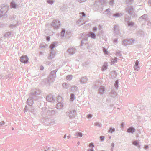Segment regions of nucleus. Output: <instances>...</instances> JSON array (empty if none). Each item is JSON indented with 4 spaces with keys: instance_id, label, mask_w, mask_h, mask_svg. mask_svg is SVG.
<instances>
[{
    "instance_id": "f257e3e1",
    "label": "nucleus",
    "mask_w": 151,
    "mask_h": 151,
    "mask_svg": "<svg viewBox=\"0 0 151 151\" xmlns=\"http://www.w3.org/2000/svg\"><path fill=\"white\" fill-rule=\"evenodd\" d=\"M125 10L128 14L132 16L135 17L137 15V12L131 5H129L127 6L125 8Z\"/></svg>"
},
{
    "instance_id": "f03ea898",
    "label": "nucleus",
    "mask_w": 151,
    "mask_h": 151,
    "mask_svg": "<svg viewBox=\"0 0 151 151\" xmlns=\"http://www.w3.org/2000/svg\"><path fill=\"white\" fill-rule=\"evenodd\" d=\"M57 71V70H55L51 72L49 77L48 78L47 82L49 85L52 82L55 81L56 76V73Z\"/></svg>"
},
{
    "instance_id": "7ed1b4c3",
    "label": "nucleus",
    "mask_w": 151,
    "mask_h": 151,
    "mask_svg": "<svg viewBox=\"0 0 151 151\" xmlns=\"http://www.w3.org/2000/svg\"><path fill=\"white\" fill-rule=\"evenodd\" d=\"M41 93L40 91L36 88L34 89L31 90V96L33 97H36V99L37 100H38L39 97L36 96L40 95Z\"/></svg>"
},
{
    "instance_id": "20e7f679",
    "label": "nucleus",
    "mask_w": 151,
    "mask_h": 151,
    "mask_svg": "<svg viewBox=\"0 0 151 151\" xmlns=\"http://www.w3.org/2000/svg\"><path fill=\"white\" fill-rule=\"evenodd\" d=\"M134 40L133 38L124 40L122 42L123 44L125 45H133L134 43Z\"/></svg>"
},
{
    "instance_id": "39448f33",
    "label": "nucleus",
    "mask_w": 151,
    "mask_h": 151,
    "mask_svg": "<svg viewBox=\"0 0 151 151\" xmlns=\"http://www.w3.org/2000/svg\"><path fill=\"white\" fill-rule=\"evenodd\" d=\"M60 25V21L58 20H53L51 24L52 27H53L55 29H58Z\"/></svg>"
},
{
    "instance_id": "423d86ee",
    "label": "nucleus",
    "mask_w": 151,
    "mask_h": 151,
    "mask_svg": "<svg viewBox=\"0 0 151 151\" xmlns=\"http://www.w3.org/2000/svg\"><path fill=\"white\" fill-rule=\"evenodd\" d=\"M87 40V37L86 36L81 41L80 46H83L84 44L85 43L86 47H87L88 49H90L91 47V44H88L87 43H85V42H86Z\"/></svg>"
},
{
    "instance_id": "0eeeda50",
    "label": "nucleus",
    "mask_w": 151,
    "mask_h": 151,
    "mask_svg": "<svg viewBox=\"0 0 151 151\" xmlns=\"http://www.w3.org/2000/svg\"><path fill=\"white\" fill-rule=\"evenodd\" d=\"M114 33L116 35L119 36L120 37L122 36V35H121L119 29V27L118 25H116L114 26Z\"/></svg>"
},
{
    "instance_id": "6e6552de",
    "label": "nucleus",
    "mask_w": 151,
    "mask_h": 151,
    "mask_svg": "<svg viewBox=\"0 0 151 151\" xmlns=\"http://www.w3.org/2000/svg\"><path fill=\"white\" fill-rule=\"evenodd\" d=\"M28 60L27 56L26 55L21 56L20 59V60L22 63L25 64L28 62Z\"/></svg>"
},
{
    "instance_id": "1a4fd4ad",
    "label": "nucleus",
    "mask_w": 151,
    "mask_h": 151,
    "mask_svg": "<svg viewBox=\"0 0 151 151\" xmlns=\"http://www.w3.org/2000/svg\"><path fill=\"white\" fill-rule=\"evenodd\" d=\"M44 121L45 122H47V123H46L45 124L47 125L50 124V125H53L55 123V120L54 119H53L46 118L44 119Z\"/></svg>"
},
{
    "instance_id": "9d476101",
    "label": "nucleus",
    "mask_w": 151,
    "mask_h": 151,
    "mask_svg": "<svg viewBox=\"0 0 151 151\" xmlns=\"http://www.w3.org/2000/svg\"><path fill=\"white\" fill-rule=\"evenodd\" d=\"M70 119L74 118L76 115V112L74 110H71L69 112L67 113Z\"/></svg>"
},
{
    "instance_id": "9b49d317",
    "label": "nucleus",
    "mask_w": 151,
    "mask_h": 151,
    "mask_svg": "<svg viewBox=\"0 0 151 151\" xmlns=\"http://www.w3.org/2000/svg\"><path fill=\"white\" fill-rule=\"evenodd\" d=\"M46 99L47 101L49 102L54 103L55 102L54 98L52 94H49L46 97Z\"/></svg>"
},
{
    "instance_id": "f8f14e48",
    "label": "nucleus",
    "mask_w": 151,
    "mask_h": 151,
    "mask_svg": "<svg viewBox=\"0 0 151 151\" xmlns=\"http://www.w3.org/2000/svg\"><path fill=\"white\" fill-rule=\"evenodd\" d=\"M33 99L34 100H36V97H33L32 96V97L31 98H28L27 101V104L30 106H32L33 103Z\"/></svg>"
},
{
    "instance_id": "ddd939ff",
    "label": "nucleus",
    "mask_w": 151,
    "mask_h": 151,
    "mask_svg": "<svg viewBox=\"0 0 151 151\" xmlns=\"http://www.w3.org/2000/svg\"><path fill=\"white\" fill-rule=\"evenodd\" d=\"M128 20H127V17H125V22L127 23L128 26H132L134 24V23L132 22L129 21L130 19V17H127Z\"/></svg>"
},
{
    "instance_id": "4468645a",
    "label": "nucleus",
    "mask_w": 151,
    "mask_h": 151,
    "mask_svg": "<svg viewBox=\"0 0 151 151\" xmlns=\"http://www.w3.org/2000/svg\"><path fill=\"white\" fill-rule=\"evenodd\" d=\"M147 14H145L142 16L140 17L139 19L138 20L141 22L143 21H146L147 20Z\"/></svg>"
},
{
    "instance_id": "2eb2a0df",
    "label": "nucleus",
    "mask_w": 151,
    "mask_h": 151,
    "mask_svg": "<svg viewBox=\"0 0 151 151\" xmlns=\"http://www.w3.org/2000/svg\"><path fill=\"white\" fill-rule=\"evenodd\" d=\"M105 92V88L104 86H101L99 88L98 93L100 95L103 94Z\"/></svg>"
},
{
    "instance_id": "dca6fc26",
    "label": "nucleus",
    "mask_w": 151,
    "mask_h": 151,
    "mask_svg": "<svg viewBox=\"0 0 151 151\" xmlns=\"http://www.w3.org/2000/svg\"><path fill=\"white\" fill-rule=\"evenodd\" d=\"M55 52L54 50H52L50 53L49 55L48 56V58L49 59H51L53 58L55 55Z\"/></svg>"
},
{
    "instance_id": "f3484780",
    "label": "nucleus",
    "mask_w": 151,
    "mask_h": 151,
    "mask_svg": "<svg viewBox=\"0 0 151 151\" xmlns=\"http://www.w3.org/2000/svg\"><path fill=\"white\" fill-rule=\"evenodd\" d=\"M68 51L70 55H72L76 52V49L74 48H71L68 50Z\"/></svg>"
},
{
    "instance_id": "a211bd4d",
    "label": "nucleus",
    "mask_w": 151,
    "mask_h": 151,
    "mask_svg": "<svg viewBox=\"0 0 151 151\" xmlns=\"http://www.w3.org/2000/svg\"><path fill=\"white\" fill-rule=\"evenodd\" d=\"M88 79L86 76L83 77L81 78L80 81L82 84H85L87 82Z\"/></svg>"
},
{
    "instance_id": "6ab92c4d",
    "label": "nucleus",
    "mask_w": 151,
    "mask_h": 151,
    "mask_svg": "<svg viewBox=\"0 0 151 151\" xmlns=\"http://www.w3.org/2000/svg\"><path fill=\"white\" fill-rule=\"evenodd\" d=\"M139 62L138 60L136 61L135 64L134 66V70L138 71L139 69Z\"/></svg>"
},
{
    "instance_id": "aec40b11",
    "label": "nucleus",
    "mask_w": 151,
    "mask_h": 151,
    "mask_svg": "<svg viewBox=\"0 0 151 151\" xmlns=\"http://www.w3.org/2000/svg\"><path fill=\"white\" fill-rule=\"evenodd\" d=\"M88 35H87L88 36ZM88 36L91 37V38L95 39L96 38V36L95 34L93 32H90L88 34Z\"/></svg>"
},
{
    "instance_id": "412c9836",
    "label": "nucleus",
    "mask_w": 151,
    "mask_h": 151,
    "mask_svg": "<svg viewBox=\"0 0 151 151\" xmlns=\"http://www.w3.org/2000/svg\"><path fill=\"white\" fill-rule=\"evenodd\" d=\"M135 129L134 127H131L128 129L127 132L133 134L135 132Z\"/></svg>"
},
{
    "instance_id": "4be33fe9",
    "label": "nucleus",
    "mask_w": 151,
    "mask_h": 151,
    "mask_svg": "<svg viewBox=\"0 0 151 151\" xmlns=\"http://www.w3.org/2000/svg\"><path fill=\"white\" fill-rule=\"evenodd\" d=\"M109 95L112 97L114 98L116 96L117 93L116 91H114V90H112L110 93Z\"/></svg>"
},
{
    "instance_id": "5701e85b",
    "label": "nucleus",
    "mask_w": 151,
    "mask_h": 151,
    "mask_svg": "<svg viewBox=\"0 0 151 151\" xmlns=\"http://www.w3.org/2000/svg\"><path fill=\"white\" fill-rule=\"evenodd\" d=\"M57 42H54L50 45L49 47L52 50L57 46Z\"/></svg>"
},
{
    "instance_id": "b1692460",
    "label": "nucleus",
    "mask_w": 151,
    "mask_h": 151,
    "mask_svg": "<svg viewBox=\"0 0 151 151\" xmlns=\"http://www.w3.org/2000/svg\"><path fill=\"white\" fill-rule=\"evenodd\" d=\"M108 63L107 62H105L104 63L103 65L101 68V70L102 71H104L106 70L107 68Z\"/></svg>"
},
{
    "instance_id": "393cba45",
    "label": "nucleus",
    "mask_w": 151,
    "mask_h": 151,
    "mask_svg": "<svg viewBox=\"0 0 151 151\" xmlns=\"http://www.w3.org/2000/svg\"><path fill=\"white\" fill-rule=\"evenodd\" d=\"M138 37H141L144 34V33L143 31L141 30H139L136 33Z\"/></svg>"
},
{
    "instance_id": "a878e982",
    "label": "nucleus",
    "mask_w": 151,
    "mask_h": 151,
    "mask_svg": "<svg viewBox=\"0 0 151 151\" xmlns=\"http://www.w3.org/2000/svg\"><path fill=\"white\" fill-rule=\"evenodd\" d=\"M56 107L57 109H60L63 107V105L62 102L58 103L56 105Z\"/></svg>"
},
{
    "instance_id": "bb28decb",
    "label": "nucleus",
    "mask_w": 151,
    "mask_h": 151,
    "mask_svg": "<svg viewBox=\"0 0 151 151\" xmlns=\"http://www.w3.org/2000/svg\"><path fill=\"white\" fill-rule=\"evenodd\" d=\"M77 87L75 86H72L71 88V92L74 93L77 90Z\"/></svg>"
},
{
    "instance_id": "cd10ccee",
    "label": "nucleus",
    "mask_w": 151,
    "mask_h": 151,
    "mask_svg": "<svg viewBox=\"0 0 151 151\" xmlns=\"http://www.w3.org/2000/svg\"><path fill=\"white\" fill-rule=\"evenodd\" d=\"M83 20V18H80L77 22V23L78 24H79V26L85 24L86 22H85L83 23H81V24L80 23Z\"/></svg>"
},
{
    "instance_id": "c85d7f7f",
    "label": "nucleus",
    "mask_w": 151,
    "mask_h": 151,
    "mask_svg": "<svg viewBox=\"0 0 151 151\" xmlns=\"http://www.w3.org/2000/svg\"><path fill=\"white\" fill-rule=\"evenodd\" d=\"M117 60V58L116 57H115L114 58H112L111 59V64H114L115 63H116Z\"/></svg>"
},
{
    "instance_id": "c756f323",
    "label": "nucleus",
    "mask_w": 151,
    "mask_h": 151,
    "mask_svg": "<svg viewBox=\"0 0 151 151\" xmlns=\"http://www.w3.org/2000/svg\"><path fill=\"white\" fill-rule=\"evenodd\" d=\"M70 85L66 83H63L62 86L64 88L68 89L69 86Z\"/></svg>"
},
{
    "instance_id": "7c9ffc66",
    "label": "nucleus",
    "mask_w": 151,
    "mask_h": 151,
    "mask_svg": "<svg viewBox=\"0 0 151 151\" xmlns=\"http://www.w3.org/2000/svg\"><path fill=\"white\" fill-rule=\"evenodd\" d=\"M75 95L73 93H71L70 96V100L71 101H73L75 99Z\"/></svg>"
},
{
    "instance_id": "2f4dec72",
    "label": "nucleus",
    "mask_w": 151,
    "mask_h": 151,
    "mask_svg": "<svg viewBox=\"0 0 151 151\" xmlns=\"http://www.w3.org/2000/svg\"><path fill=\"white\" fill-rule=\"evenodd\" d=\"M134 145L136 146H139V142H138L137 140H135L133 141L132 143Z\"/></svg>"
},
{
    "instance_id": "473e14b6",
    "label": "nucleus",
    "mask_w": 151,
    "mask_h": 151,
    "mask_svg": "<svg viewBox=\"0 0 151 151\" xmlns=\"http://www.w3.org/2000/svg\"><path fill=\"white\" fill-rule=\"evenodd\" d=\"M73 78V76L71 75H68L66 76V79L68 81L71 80Z\"/></svg>"
},
{
    "instance_id": "72a5a7b5",
    "label": "nucleus",
    "mask_w": 151,
    "mask_h": 151,
    "mask_svg": "<svg viewBox=\"0 0 151 151\" xmlns=\"http://www.w3.org/2000/svg\"><path fill=\"white\" fill-rule=\"evenodd\" d=\"M10 6L11 7L14 8H15L16 7V4L13 1H12L10 3Z\"/></svg>"
},
{
    "instance_id": "f704fd0d",
    "label": "nucleus",
    "mask_w": 151,
    "mask_h": 151,
    "mask_svg": "<svg viewBox=\"0 0 151 151\" xmlns=\"http://www.w3.org/2000/svg\"><path fill=\"white\" fill-rule=\"evenodd\" d=\"M75 135L76 136L81 137L82 136L83 134L81 132H77L75 133Z\"/></svg>"
},
{
    "instance_id": "c9c22d12",
    "label": "nucleus",
    "mask_w": 151,
    "mask_h": 151,
    "mask_svg": "<svg viewBox=\"0 0 151 151\" xmlns=\"http://www.w3.org/2000/svg\"><path fill=\"white\" fill-rule=\"evenodd\" d=\"M54 149L53 147H47L44 148V150L42 151H51V149Z\"/></svg>"
},
{
    "instance_id": "e433bc0d",
    "label": "nucleus",
    "mask_w": 151,
    "mask_h": 151,
    "mask_svg": "<svg viewBox=\"0 0 151 151\" xmlns=\"http://www.w3.org/2000/svg\"><path fill=\"white\" fill-rule=\"evenodd\" d=\"M110 11V9L108 8L106 9L103 13V14L107 15L109 13Z\"/></svg>"
},
{
    "instance_id": "4c0bfd02",
    "label": "nucleus",
    "mask_w": 151,
    "mask_h": 151,
    "mask_svg": "<svg viewBox=\"0 0 151 151\" xmlns=\"http://www.w3.org/2000/svg\"><path fill=\"white\" fill-rule=\"evenodd\" d=\"M115 131V129L114 128H112V127H110L109 128V129L108 130V132L112 133L113 132H114Z\"/></svg>"
},
{
    "instance_id": "58836bf2",
    "label": "nucleus",
    "mask_w": 151,
    "mask_h": 151,
    "mask_svg": "<svg viewBox=\"0 0 151 151\" xmlns=\"http://www.w3.org/2000/svg\"><path fill=\"white\" fill-rule=\"evenodd\" d=\"M118 80H116L115 81V83L114 84V86L116 88V90L117 89L118 87Z\"/></svg>"
},
{
    "instance_id": "ea45409f",
    "label": "nucleus",
    "mask_w": 151,
    "mask_h": 151,
    "mask_svg": "<svg viewBox=\"0 0 151 151\" xmlns=\"http://www.w3.org/2000/svg\"><path fill=\"white\" fill-rule=\"evenodd\" d=\"M62 99L61 97H60V96H58L57 98V101L58 103L61 102L62 101Z\"/></svg>"
},
{
    "instance_id": "a19ab883",
    "label": "nucleus",
    "mask_w": 151,
    "mask_h": 151,
    "mask_svg": "<svg viewBox=\"0 0 151 151\" xmlns=\"http://www.w3.org/2000/svg\"><path fill=\"white\" fill-rule=\"evenodd\" d=\"M95 126H98L99 127H101L102 126V124L101 123H99V122H96L94 124Z\"/></svg>"
},
{
    "instance_id": "79ce46f5",
    "label": "nucleus",
    "mask_w": 151,
    "mask_h": 151,
    "mask_svg": "<svg viewBox=\"0 0 151 151\" xmlns=\"http://www.w3.org/2000/svg\"><path fill=\"white\" fill-rule=\"evenodd\" d=\"M134 0H126V3L127 4H130Z\"/></svg>"
},
{
    "instance_id": "37998d69",
    "label": "nucleus",
    "mask_w": 151,
    "mask_h": 151,
    "mask_svg": "<svg viewBox=\"0 0 151 151\" xmlns=\"http://www.w3.org/2000/svg\"><path fill=\"white\" fill-rule=\"evenodd\" d=\"M121 13H116L114 14L113 15V16L114 17H119L120 16Z\"/></svg>"
},
{
    "instance_id": "c03bdc74",
    "label": "nucleus",
    "mask_w": 151,
    "mask_h": 151,
    "mask_svg": "<svg viewBox=\"0 0 151 151\" xmlns=\"http://www.w3.org/2000/svg\"><path fill=\"white\" fill-rule=\"evenodd\" d=\"M65 30L64 29H63L62 30V31L61 32V35H60L62 37H64V34L65 33Z\"/></svg>"
},
{
    "instance_id": "a18cd8bd",
    "label": "nucleus",
    "mask_w": 151,
    "mask_h": 151,
    "mask_svg": "<svg viewBox=\"0 0 151 151\" xmlns=\"http://www.w3.org/2000/svg\"><path fill=\"white\" fill-rule=\"evenodd\" d=\"M46 47V44L41 43L40 45V48H44Z\"/></svg>"
},
{
    "instance_id": "49530a36",
    "label": "nucleus",
    "mask_w": 151,
    "mask_h": 151,
    "mask_svg": "<svg viewBox=\"0 0 151 151\" xmlns=\"http://www.w3.org/2000/svg\"><path fill=\"white\" fill-rule=\"evenodd\" d=\"M5 8V7H3V8H1L0 9V14H1L2 16L3 15V14H4V9Z\"/></svg>"
},
{
    "instance_id": "de8ad7c7",
    "label": "nucleus",
    "mask_w": 151,
    "mask_h": 151,
    "mask_svg": "<svg viewBox=\"0 0 151 151\" xmlns=\"http://www.w3.org/2000/svg\"><path fill=\"white\" fill-rule=\"evenodd\" d=\"M54 2V1L53 0H48L47 1V2L51 5Z\"/></svg>"
},
{
    "instance_id": "09e8293b",
    "label": "nucleus",
    "mask_w": 151,
    "mask_h": 151,
    "mask_svg": "<svg viewBox=\"0 0 151 151\" xmlns=\"http://www.w3.org/2000/svg\"><path fill=\"white\" fill-rule=\"evenodd\" d=\"M50 113H51V115H54L56 113V112L54 110H52L50 111Z\"/></svg>"
},
{
    "instance_id": "8fccbe9b",
    "label": "nucleus",
    "mask_w": 151,
    "mask_h": 151,
    "mask_svg": "<svg viewBox=\"0 0 151 151\" xmlns=\"http://www.w3.org/2000/svg\"><path fill=\"white\" fill-rule=\"evenodd\" d=\"M17 25H16V24H15V25L11 24L10 25V27L11 28H13L15 27H17Z\"/></svg>"
},
{
    "instance_id": "3c124183",
    "label": "nucleus",
    "mask_w": 151,
    "mask_h": 151,
    "mask_svg": "<svg viewBox=\"0 0 151 151\" xmlns=\"http://www.w3.org/2000/svg\"><path fill=\"white\" fill-rule=\"evenodd\" d=\"M11 35V33L10 32H8L6 33L5 34V36L6 37L7 36H9Z\"/></svg>"
},
{
    "instance_id": "603ef678",
    "label": "nucleus",
    "mask_w": 151,
    "mask_h": 151,
    "mask_svg": "<svg viewBox=\"0 0 151 151\" xmlns=\"http://www.w3.org/2000/svg\"><path fill=\"white\" fill-rule=\"evenodd\" d=\"M89 147H91L92 148H93L94 147V144H93V143H90L89 144Z\"/></svg>"
},
{
    "instance_id": "864d4df0",
    "label": "nucleus",
    "mask_w": 151,
    "mask_h": 151,
    "mask_svg": "<svg viewBox=\"0 0 151 151\" xmlns=\"http://www.w3.org/2000/svg\"><path fill=\"white\" fill-rule=\"evenodd\" d=\"M5 124V122L4 121H2L1 122H0V126H2V125H4Z\"/></svg>"
},
{
    "instance_id": "5fc2aeb1",
    "label": "nucleus",
    "mask_w": 151,
    "mask_h": 151,
    "mask_svg": "<svg viewBox=\"0 0 151 151\" xmlns=\"http://www.w3.org/2000/svg\"><path fill=\"white\" fill-rule=\"evenodd\" d=\"M103 51L104 52L105 54H107V51L106 49L104 48H103Z\"/></svg>"
},
{
    "instance_id": "6e6d98bb",
    "label": "nucleus",
    "mask_w": 151,
    "mask_h": 151,
    "mask_svg": "<svg viewBox=\"0 0 151 151\" xmlns=\"http://www.w3.org/2000/svg\"><path fill=\"white\" fill-rule=\"evenodd\" d=\"M104 136H100V138L101 139L102 141H103L104 139Z\"/></svg>"
},
{
    "instance_id": "4d7b16f0",
    "label": "nucleus",
    "mask_w": 151,
    "mask_h": 151,
    "mask_svg": "<svg viewBox=\"0 0 151 151\" xmlns=\"http://www.w3.org/2000/svg\"><path fill=\"white\" fill-rule=\"evenodd\" d=\"M78 1L79 3H83L85 2L86 0H78Z\"/></svg>"
},
{
    "instance_id": "13d9d810",
    "label": "nucleus",
    "mask_w": 151,
    "mask_h": 151,
    "mask_svg": "<svg viewBox=\"0 0 151 151\" xmlns=\"http://www.w3.org/2000/svg\"><path fill=\"white\" fill-rule=\"evenodd\" d=\"M27 111V106H25V108L24 110V112H26Z\"/></svg>"
},
{
    "instance_id": "bf43d9fd",
    "label": "nucleus",
    "mask_w": 151,
    "mask_h": 151,
    "mask_svg": "<svg viewBox=\"0 0 151 151\" xmlns=\"http://www.w3.org/2000/svg\"><path fill=\"white\" fill-rule=\"evenodd\" d=\"M92 117V114H88V115H87V117L88 118H91Z\"/></svg>"
},
{
    "instance_id": "052dcab7",
    "label": "nucleus",
    "mask_w": 151,
    "mask_h": 151,
    "mask_svg": "<svg viewBox=\"0 0 151 151\" xmlns=\"http://www.w3.org/2000/svg\"><path fill=\"white\" fill-rule=\"evenodd\" d=\"M81 14H82V17H85L86 15V14L84 12H82L81 13Z\"/></svg>"
},
{
    "instance_id": "680f3d73",
    "label": "nucleus",
    "mask_w": 151,
    "mask_h": 151,
    "mask_svg": "<svg viewBox=\"0 0 151 151\" xmlns=\"http://www.w3.org/2000/svg\"><path fill=\"white\" fill-rule=\"evenodd\" d=\"M46 40L47 41H49L50 39V37L49 36H47L46 38Z\"/></svg>"
},
{
    "instance_id": "e2e57ef3",
    "label": "nucleus",
    "mask_w": 151,
    "mask_h": 151,
    "mask_svg": "<svg viewBox=\"0 0 151 151\" xmlns=\"http://www.w3.org/2000/svg\"><path fill=\"white\" fill-rule=\"evenodd\" d=\"M44 69V67L43 66H42V65H41L40 66V69L41 70H43Z\"/></svg>"
},
{
    "instance_id": "0e129e2a",
    "label": "nucleus",
    "mask_w": 151,
    "mask_h": 151,
    "mask_svg": "<svg viewBox=\"0 0 151 151\" xmlns=\"http://www.w3.org/2000/svg\"><path fill=\"white\" fill-rule=\"evenodd\" d=\"M97 28L96 27H95L93 29V31L94 32H96L97 30Z\"/></svg>"
},
{
    "instance_id": "69168bd1",
    "label": "nucleus",
    "mask_w": 151,
    "mask_h": 151,
    "mask_svg": "<svg viewBox=\"0 0 151 151\" xmlns=\"http://www.w3.org/2000/svg\"><path fill=\"white\" fill-rule=\"evenodd\" d=\"M149 147L148 145H146L144 146V149L145 150H146Z\"/></svg>"
},
{
    "instance_id": "338daca9",
    "label": "nucleus",
    "mask_w": 151,
    "mask_h": 151,
    "mask_svg": "<svg viewBox=\"0 0 151 151\" xmlns=\"http://www.w3.org/2000/svg\"><path fill=\"white\" fill-rule=\"evenodd\" d=\"M117 40H118L117 38L114 39V43H117Z\"/></svg>"
},
{
    "instance_id": "774afa93",
    "label": "nucleus",
    "mask_w": 151,
    "mask_h": 151,
    "mask_svg": "<svg viewBox=\"0 0 151 151\" xmlns=\"http://www.w3.org/2000/svg\"><path fill=\"white\" fill-rule=\"evenodd\" d=\"M87 151H94V150L93 149H88Z\"/></svg>"
}]
</instances>
